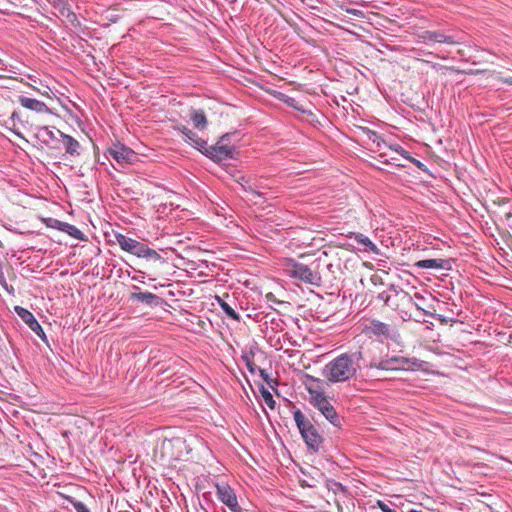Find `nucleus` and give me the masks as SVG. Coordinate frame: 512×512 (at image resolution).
Returning <instances> with one entry per match:
<instances>
[{
	"mask_svg": "<svg viewBox=\"0 0 512 512\" xmlns=\"http://www.w3.org/2000/svg\"><path fill=\"white\" fill-rule=\"evenodd\" d=\"M363 355L360 350L342 353L329 361L323 368V376L331 383L346 382L354 379L361 369Z\"/></svg>",
	"mask_w": 512,
	"mask_h": 512,
	"instance_id": "1",
	"label": "nucleus"
},
{
	"mask_svg": "<svg viewBox=\"0 0 512 512\" xmlns=\"http://www.w3.org/2000/svg\"><path fill=\"white\" fill-rule=\"evenodd\" d=\"M293 418L307 447L314 452L319 451L323 444V437L317 428L299 409L293 412Z\"/></svg>",
	"mask_w": 512,
	"mask_h": 512,
	"instance_id": "2",
	"label": "nucleus"
},
{
	"mask_svg": "<svg viewBox=\"0 0 512 512\" xmlns=\"http://www.w3.org/2000/svg\"><path fill=\"white\" fill-rule=\"evenodd\" d=\"M285 273L296 280H300L306 284L320 286L321 275L316 269L310 266L297 262L293 259H288L284 265Z\"/></svg>",
	"mask_w": 512,
	"mask_h": 512,
	"instance_id": "3",
	"label": "nucleus"
},
{
	"mask_svg": "<svg viewBox=\"0 0 512 512\" xmlns=\"http://www.w3.org/2000/svg\"><path fill=\"white\" fill-rule=\"evenodd\" d=\"M423 366V361L413 357L392 356L379 362L371 361L367 367L380 370H418Z\"/></svg>",
	"mask_w": 512,
	"mask_h": 512,
	"instance_id": "4",
	"label": "nucleus"
},
{
	"mask_svg": "<svg viewBox=\"0 0 512 512\" xmlns=\"http://www.w3.org/2000/svg\"><path fill=\"white\" fill-rule=\"evenodd\" d=\"M465 38L466 34L464 32L450 33L443 30H426L417 34V41L422 43L456 45L464 43Z\"/></svg>",
	"mask_w": 512,
	"mask_h": 512,
	"instance_id": "5",
	"label": "nucleus"
},
{
	"mask_svg": "<svg viewBox=\"0 0 512 512\" xmlns=\"http://www.w3.org/2000/svg\"><path fill=\"white\" fill-rule=\"evenodd\" d=\"M365 331L367 334L376 337L381 342L387 340H396V338L399 336L398 330L395 328V326L375 319L371 320L369 324L366 325Z\"/></svg>",
	"mask_w": 512,
	"mask_h": 512,
	"instance_id": "6",
	"label": "nucleus"
},
{
	"mask_svg": "<svg viewBox=\"0 0 512 512\" xmlns=\"http://www.w3.org/2000/svg\"><path fill=\"white\" fill-rule=\"evenodd\" d=\"M230 136V133L224 134L217 145L210 147L207 145L206 149H204L202 153L216 162H222L231 159L233 157L234 149L233 147L226 144V142L229 141Z\"/></svg>",
	"mask_w": 512,
	"mask_h": 512,
	"instance_id": "7",
	"label": "nucleus"
},
{
	"mask_svg": "<svg viewBox=\"0 0 512 512\" xmlns=\"http://www.w3.org/2000/svg\"><path fill=\"white\" fill-rule=\"evenodd\" d=\"M107 153L121 166L132 165L138 161L137 153L120 142L113 143Z\"/></svg>",
	"mask_w": 512,
	"mask_h": 512,
	"instance_id": "8",
	"label": "nucleus"
},
{
	"mask_svg": "<svg viewBox=\"0 0 512 512\" xmlns=\"http://www.w3.org/2000/svg\"><path fill=\"white\" fill-rule=\"evenodd\" d=\"M311 404L317 408L331 424L336 427H340V416L336 412L334 406L328 401L326 396L311 402Z\"/></svg>",
	"mask_w": 512,
	"mask_h": 512,
	"instance_id": "9",
	"label": "nucleus"
},
{
	"mask_svg": "<svg viewBox=\"0 0 512 512\" xmlns=\"http://www.w3.org/2000/svg\"><path fill=\"white\" fill-rule=\"evenodd\" d=\"M15 312L28 325V327L42 339L43 342L48 344V339L43 328L30 311L23 307L16 306Z\"/></svg>",
	"mask_w": 512,
	"mask_h": 512,
	"instance_id": "10",
	"label": "nucleus"
},
{
	"mask_svg": "<svg viewBox=\"0 0 512 512\" xmlns=\"http://www.w3.org/2000/svg\"><path fill=\"white\" fill-rule=\"evenodd\" d=\"M310 395V403L325 396V381L311 375H305L303 381Z\"/></svg>",
	"mask_w": 512,
	"mask_h": 512,
	"instance_id": "11",
	"label": "nucleus"
},
{
	"mask_svg": "<svg viewBox=\"0 0 512 512\" xmlns=\"http://www.w3.org/2000/svg\"><path fill=\"white\" fill-rule=\"evenodd\" d=\"M218 499L233 512L239 509L237 496L228 484H216Z\"/></svg>",
	"mask_w": 512,
	"mask_h": 512,
	"instance_id": "12",
	"label": "nucleus"
},
{
	"mask_svg": "<svg viewBox=\"0 0 512 512\" xmlns=\"http://www.w3.org/2000/svg\"><path fill=\"white\" fill-rule=\"evenodd\" d=\"M175 130L180 132L185 137V141L194 146L199 151L203 152L204 149H206L207 142L200 138L191 129L187 128L184 125H178L175 126Z\"/></svg>",
	"mask_w": 512,
	"mask_h": 512,
	"instance_id": "13",
	"label": "nucleus"
},
{
	"mask_svg": "<svg viewBox=\"0 0 512 512\" xmlns=\"http://www.w3.org/2000/svg\"><path fill=\"white\" fill-rule=\"evenodd\" d=\"M18 102L21 104L22 107L32 110L39 114L52 113L51 109L44 102L34 98L21 95L18 97Z\"/></svg>",
	"mask_w": 512,
	"mask_h": 512,
	"instance_id": "14",
	"label": "nucleus"
},
{
	"mask_svg": "<svg viewBox=\"0 0 512 512\" xmlns=\"http://www.w3.org/2000/svg\"><path fill=\"white\" fill-rule=\"evenodd\" d=\"M131 254L138 258H145L153 261H160L162 259L161 255L156 250L149 248L146 244L139 241L136 243Z\"/></svg>",
	"mask_w": 512,
	"mask_h": 512,
	"instance_id": "15",
	"label": "nucleus"
},
{
	"mask_svg": "<svg viewBox=\"0 0 512 512\" xmlns=\"http://www.w3.org/2000/svg\"><path fill=\"white\" fill-rule=\"evenodd\" d=\"M348 236L355 239V241L361 246L360 250L364 252H371L376 255L380 254L379 248L364 234L351 232Z\"/></svg>",
	"mask_w": 512,
	"mask_h": 512,
	"instance_id": "16",
	"label": "nucleus"
},
{
	"mask_svg": "<svg viewBox=\"0 0 512 512\" xmlns=\"http://www.w3.org/2000/svg\"><path fill=\"white\" fill-rule=\"evenodd\" d=\"M7 125H9L10 130L17 135L18 137H22L20 129L27 128L28 120L24 119L20 112L14 111L9 120L7 121Z\"/></svg>",
	"mask_w": 512,
	"mask_h": 512,
	"instance_id": "17",
	"label": "nucleus"
},
{
	"mask_svg": "<svg viewBox=\"0 0 512 512\" xmlns=\"http://www.w3.org/2000/svg\"><path fill=\"white\" fill-rule=\"evenodd\" d=\"M57 132L63 141V145H64V149H65L66 153L71 156H74V155L78 156L80 154L79 153V148H80L79 142L72 136L63 133L60 130H57Z\"/></svg>",
	"mask_w": 512,
	"mask_h": 512,
	"instance_id": "18",
	"label": "nucleus"
},
{
	"mask_svg": "<svg viewBox=\"0 0 512 512\" xmlns=\"http://www.w3.org/2000/svg\"><path fill=\"white\" fill-rule=\"evenodd\" d=\"M130 299L149 306L157 305L159 303V297L151 292H135L131 294Z\"/></svg>",
	"mask_w": 512,
	"mask_h": 512,
	"instance_id": "19",
	"label": "nucleus"
},
{
	"mask_svg": "<svg viewBox=\"0 0 512 512\" xmlns=\"http://www.w3.org/2000/svg\"><path fill=\"white\" fill-rule=\"evenodd\" d=\"M190 118L195 126L199 130H204L207 127V118L202 109H192L190 112Z\"/></svg>",
	"mask_w": 512,
	"mask_h": 512,
	"instance_id": "20",
	"label": "nucleus"
},
{
	"mask_svg": "<svg viewBox=\"0 0 512 512\" xmlns=\"http://www.w3.org/2000/svg\"><path fill=\"white\" fill-rule=\"evenodd\" d=\"M445 260L443 259H424L415 262L414 267L419 269H443Z\"/></svg>",
	"mask_w": 512,
	"mask_h": 512,
	"instance_id": "21",
	"label": "nucleus"
},
{
	"mask_svg": "<svg viewBox=\"0 0 512 512\" xmlns=\"http://www.w3.org/2000/svg\"><path fill=\"white\" fill-rule=\"evenodd\" d=\"M59 231L64 232V233L68 234L69 236H71L77 240H80V241L87 240V237L85 236V234L82 231H80L76 226L69 224L67 222H62V225H61Z\"/></svg>",
	"mask_w": 512,
	"mask_h": 512,
	"instance_id": "22",
	"label": "nucleus"
},
{
	"mask_svg": "<svg viewBox=\"0 0 512 512\" xmlns=\"http://www.w3.org/2000/svg\"><path fill=\"white\" fill-rule=\"evenodd\" d=\"M116 241L123 251L128 252L130 254L133 252V249L135 248V245L138 242L137 240L127 237L123 234H117Z\"/></svg>",
	"mask_w": 512,
	"mask_h": 512,
	"instance_id": "23",
	"label": "nucleus"
},
{
	"mask_svg": "<svg viewBox=\"0 0 512 512\" xmlns=\"http://www.w3.org/2000/svg\"><path fill=\"white\" fill-rule=\"evenodd\" d=\"M216 300L227 317L240 321V315L226 301L219 296L216 297Z\"/></svg>",
	"mask_w": 512,
	"mask_h": 512,
	"instance_id": "24",
	"label": "nucleus"
},
{
	"mask_svg": "<svg viewBox=\"0 0 512 512\" xmlns=\"http://www.w3.org/2000/svg\"><path fill=\"white\" fill-rule=\"evenodd\" d=\"M237 182L241 185V187H242V189L244 191L250 192V193H252V194H254L255 196H258V197H263L264 196V194L261 191H256V188L258 186H252V183L246 177H244V176L239 177Z\"/></svg>",
	"mask_w": 512,
	"mask_h": 512,
	"instance_id": "25",
	"label": "nucleus"
},
{
	"mask_svg": "<svg viewBox=\"0 0 512 512\" xmlns=\"http://www.w3.org/2000/svg\"><path fill=\"white\" fill-rule=\"evenodd\" d=\"M261 394H262V398H263V400H264L265 404H266L269 408L274 409V408H275V406H276V402H275V400L273 399L272 394H271L267 389H265V388H263V389L261 390Z\"/></svg>",
	"mask_w": 512,
	"mask_h": 512,
	"instance_id": "26",
	"label": "nucleus"
},
{
	"mask_svg": "<svg viewBox=\"0 0 512 512\" xmlns=\"http://www.w3.org/2000/svg\"><path fill=\"white\" fill-rule=\"evenodd\" d=\"M256 345H253L249 348L248 351H245L243 352L242 356H241V359L243 360V362H249V361H253L254 357H255V350H256Z\"/></svg>",
	"mask_w": 512,
	"mask_h": 512,
	"instance_id": "27",
	"label": "nucleus"
},
{
	"mask_svg": "<svg viewBox=\"0 0 512 512\" xmlns=\"http://www.w3.org/2000/svg\"><path fill=\"white\" fill-rule=\"evenodd\" d=\"M65 18L75 28H78L81 25L77 15L73 11L67 12Z\"/></svg>",
	"mask_w": 512,
	"mask_h": 512,
	"instance_id": "28",
	"label": "nucleus"
},
{
	"mask_svg": "<svg viewBox=\"0 0 512 512\" xmlns=\"http://www.w3.org/2000/svg\"><path fill=\"white\" fill-rule=\"evenodd\" d=\"M62 222L63 221H60L56 218H51V217L44 219V223L46 224L47 227L54 228L57 230H60Z\"/></svg>",
	"mask_w": 512,
	"mask_h": 512,
	"instance_id": "29",
	"label": "nucleus"
},
{
	"mask_svg": "<svg viewBox=\"0 0 512 512\" xmlns=\"http://www.w3.org/2000/svg\"><path fill=\"white\" fill-rule=\"evenodd\" d=\"M115 509L117 512H131V505L128 502L117 501L115 504Z\"/></svg>",
	"mask_w": 512,
	"mask_h": 512,
	"instance_id": "30",
	"label": "nucleus"
},
{
	"mask_svg": "<svg viewBox=\"0 0 512 512\" xmlns=\"http://www.w3.org/2000/svg\"><path fill=\"white\" fill-rule=\"evenodd\" d=\"M76 512H90L88 507L81 501H71Z\"/></svg>",
	"mask_w": 512,
	"mask_h": 512,
	"instance_id": "31",
	"label": "nucleus"
},
{
	"mask_svg": "<svg viewBox=\"0 0 512 512\" xmlns=\"http://www.w3.org/2000/svg\"><path fill=\"white\" fill-rule=\"evenodd\" d=\"M55 9L58 11L59 15H60V16H62V17H64V18L66 17L67 12L72 11V10L70 9V6H69L68 2H67V3H65L64 5H61V6L56 7Z\"/></svg>",
	"mask_w": 512,
	"mask_h": 512,
	"instance_id": "32",
	"label": "nucleus"
},
{
	"mask_svg": "<svg viewBox=\"0 0 512 512\" xmlns=\"http://www.w3.org/2000/svg\"><path fill=\"white\" fill-rule=\"evenodd\" d=\"M389 149L399 153L405 159L410 158L409 153L406 150H404L400 145L389 146Z\"/></svg>",
	"mask_w": 512,
	"mask_h": 512,
	"instance_id": "33",
	"label": "nucleus"
},
{
	"mask_svg": "<svg viewBox=\"0 0 512 512\" xmlns=\"http://www.w3.org/2000/svg\"><path fill=\"white\" fill-rule=\"evenodd\" d=\"M378 300L382 301L385 305H388L390 300V295L387 292H381L377 296Z\"/></svg>",
	"mask_w": 512,
	"mask_h": 512,
	"instance_id": "34",
	"label": "nucleus"
},
{
	"mask_svg": "<svg viewBox=\"0 0 512 512\" xmlns=\"http://www.w3.org/2000/svg\"><path fill=\"white\" fill-rule=\"evenodd\" d=\"M40 131H43L49 139H51V140L56 139L54 132L52 130H50L49 127H47V126L41 127Z\"/></svg>",
	"mask_w": 512,
	"mask_h": 512,
	"instance_id": "35",
	"label": "nucleus"
},
{
	"mask_svg": "<svg viewBox=\"0 0 512 512\" xmlns=\"http://www.w3.org/2000/svg\"><path fill=\"white\" fill-rule=\"evenodd\" d=\"M346 12L348 14H351L353 16L360 17V18H362L364 16V13L358 9L348 8V9H346Z\"/></svg>",
	"mask_w": 512,
	"mask_h": 512,
	"instance_id": "36",
	"label": "nucleus"
},
{
	"mask_svg": "<svg viewBox=\"0 0 512 512\" xmlns=\"http://www.w3.org/2000/svg\"><path fill=\"white\" fill-rule=\"evenodd\" d=\"M245 365L252 374H254L259 369L254 361L245 362Z\"/></svg>",
	"mask_w": 512,
	"mask_h": 512,
	"instance_id": "37",
	"label": "nucleus"
},
{
	"mask_svg": "<svg viewBox=\"0 0 512 512\" xmlns=\"http://www.w3.org/2000/svg\"><path fill=\"white\" fill-rule=\"evenodd\" d=\"M259 373H260V376L261 378L268 384H270V377L268 375V373L264 370V369H258Z\"/></svg>",
	"mask_w": 512,
	"mask_h": 512,
	"instance_id": "38",
	"label": "nucleus"
},
{
	"mask_svg": "<svg viewBox=\"0 0 512 512\" xmlns=\"http://www.w3.org/2000/svg\"><path fill=\"white\" fill-rule=\"evenodd\" d=\"M50 4L54 7V9L58 6L64 5L67 3V0H49Z\"/></svg>",
	"mask_w": 512,
	"mask_h": 512,
	"instance_id": "39",
	"label": "nucleus"
},
{
	"mask_svg": "<svg viewBox=\"0 0 512 512\" xmlns=\"http://www.w3.org/2000/svg\"><path fill=\"white\" fill-rule=\"evenodd\" d=\"M406 159L409 160L410 162L414 163L419 168H421L423 166L422 162H420L419 160H417L411 156H410V158H406Z\"/></svg>",
	"mask_w": 512,
	"mask_h": 512,
	"instance_id": "40",
	"label": "nucleus"
},
{
	"mask_svg": "<svg viewBox=\"0 0 512 512\" xmlns=\"http://www.w3.org/2000/svg\"><path fill=\"white\" fill-rule=\"evenodd\" d=\"M380 507L383 512H397L395 509L388 507L386 504H381Z\"/></svg>",
	"mask_w": 512,
	"mask_h": 512,
	"instance_id": "41",
	"label": "nucleus"
},
{
	"mask_svg": "<svg viewBox=\"0 0 512 512\" xmlns=\"http://www.w3.org/2000/svg\"><path fill=\"white\" fill-rule=\"evenodd\" d=\"M286 103L289 105V106H292L298 110H300L294 103H295V99L293 98H289L288 101H286Z\"/></svg>",
	"mask_w": 512,
	"mask_h": 512,
	"instance_id": "42",
	"label": "nucleus"
},
{
	"mask_svg": "<svg viewBox=\"0 0 512 512\" xmlns=\"http://www.w3.org/2000/svg\"><path fill=\"white\" fill-rule=\"evenodd\" d=\"M252 186H258V187L256 188V191H260V189L264 188V186H263V185H261L260 183H252Z\"/></svg>",
	"mask_w": 512,
	"mask_h": 512,
	"instance_id": "43",
	"label": "nucleus"
},
{
	"mask_svg": "<svg viewBox=\"0 0 512 512\" xmlns=\"http://www.w3.org/2000/svg\"><path fill=\"white\" fill-rule=\"evenodd\" d=\"M414 297L417 299H423V297L419 293H415Z\"/></svg>",
	"mask_w": 512,
	"mask_h": 512,
	"instance_id": "44",
	"label": "nucleus"
},
{
	"mask_svg": "<svg viewBox=\"0 0 512 512\" xmlns=\"http://www.w3.org/2000/svg\"><path fill=\"white\" fill-rule=\"evenodd\" d=\"M408 512H423V511L415 510V509H410Z\"/></svg>",
	"mask_w": 512,
	"mask_h": 512,
	"instance_id": "45",
	"label": "nucleus"
},
{
	"mask_svg": "<svg viewBox=\"0 0 512 512\" xmlns=\"http://www.w3.org/2000/svg\"><path fill=\"white\" fill-rule=\"evenodd\" d=\"M506 83L512 84V79L506 80Z\"/></svg>",
	"mask_w": 512,
	"mask_h": 512,
	"instance_id": "46",
	"label": "nucleus"
}]
</instances>
